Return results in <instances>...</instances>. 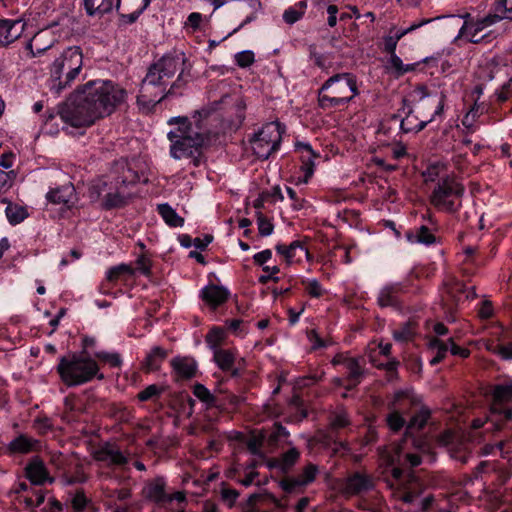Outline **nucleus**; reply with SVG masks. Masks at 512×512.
Listing matches in <instances>:
<instances>
[{
    "label": "nucleus",
    "mask_w": 512,
    "mask_h": 512,
    "mask_svg": "<svg viewBox=\"0 0 512 512\" xmlns=\"http://www.w3.org/2000/svg\"><path fill=\"white\" fill-rule=\"evenodd\" d=\"M128 93L112 80H91L79 86L61 105L58 115L63 123L74 128L92 126L110 116L125 103Z\"/></svg>",
    "instance_id": "f257e3e1"
},
{
    "label": "nucleus",
    "mask_w": 512,
    "mask_h": 512,
    "mask_svg": "<svg viewBox=\"0 0 512 512\" xmlns=\"http://www.w3.org/2000/svg\"><path fill=\"white\" fill-rule=\"evenodd\" d=\"M185 56L183 53H168L152 64L143 79L137 96V103L142 106H155L166 98L171 89L166 92L169 81L178 71L183 70Z\"/></svg>",
    "instance_id": "f03ea898"
},
{
    "label": "nucleus",
    "mask_w": 512,
    "mask_h": 512,
    "mask_svg": "<svg viewBox=\"0 0 512 512\" xmlns=\"http://www.w3.org/2000/svg\"><path fill=\"white\" fill-rule=\"evenodd\" d=\"M49 65L48 88L55 95H60L70 88L79 77L83 67V54L79 46H70L58 51Z\"/></svg>",
    "instance_id": "7ed1b4c3"
},
{
    "label": "nucleus",
    "mask_w": 512,
    "mask_h": 512,
    "mask_svg": "<svg viewBox=\"0 0 512 512\" xmlns=\"http://www.w3.org/2000/svg\"><path fill=\"white\" fill-rule=\"evenodd\" d=\"M168 124L177 126L167 134L170 141V156L173 159L193 157L205 145L206 135L196 131L188 117H172L168 120Z\"/></svg>",
    "instance_id": "20e7f679"
},
{
    "label": "nucleus",
    "mask_w": 512,
    "mask_h": 512,
    "mask_svg": "<svg viewBox=\"0 0 512 512\" xmlns=\"http://www.w3.org/2000/svg\"><path fill=\"white\" fill-rule=\"evenodd\" d=\"M56 370L61 381L68 387L86 384L94 378L104 379L97 361L84 353H72L61 357Z\"/></svg>",
    "instance_id": "39448f33"
},
{
    "label": "nucleus",
    "mask_w": 512,
    "mask_h": 512,
    "mask_svg": "<svg viewBox=\"0 0 512 512\" xmlns=\"http://www.w3.org/2000/svg\"><path fill=\"white\" fill-rule=\"evenodd\" d=\"M135 178L131 169L123 168L121 175L109 180H99L92 186V191L102 196L103 208H120L131 198L130 186L135 183Z\"/></svg>",
    "instance_id": "423d86ee"
},
{
    "label": "nucleus",
    "mask_w": 512,
    "mask_h": 512,
    "mask_svg": "<svg viewBox=\"0 0 512 512\" xmlns=\"http://www.w3.org/2000/svg\"><path fill=\"white\" fill-rule=\"evenodd\" d=\"M464 186L455 177H445L438 182L431 195V203L439 210L456 212L462 205Z\"/></svg>",
    "instance_id": "0eeeda50"
},
{
    "label": "nucleus",
    "mask_w": 512,
    "mask_h": 512,
    "mask_svg": "<svg viewBox=\"0 0 512 512\" xmlns=\"http://www.w3.org/2000/svg\"><path fill=\"white\" fill-rule=\"evenodd\" d=\"M283 133L284 128L279 122L266 123L250 139L253 153L259 159H268L279 150Z\"/></svg>",
    "instance_id": "6e6552de"
},
{
    "label": "nucleus",
    "mask_w": 512,
    "mask_h": 512,
    "mask_svg": "<svg viewBox=\"0 0 512 512\" xmlns=\"http://www.w3.org/2000/svg\"><path fill=\"white\" fill-rule=\"evenodd\" d=\"M142 496L147 501L154 503L158 508H168L172 501L184 502L186 495L182 491L170 492L167 480L163 476H157L148 480L143 489Z\"/></svg>",
    "instance_id": "1a4fd4ad"
},
{
    "label": "nucleus",
    "mask_w": 512,
    "mask_h": 512,
    "mask_svg": "<svg viewBox=\"0 0 512 512\" xmlns=\"http://www.w3.org/2000/svg\"><path fill=\"white\" fill-rule=\"evenodd\" d=\"M501 19L502 17L497 14H489L476 21H465L459 28V31L454 37L453 42H456L464 37L470 43H481L489 37V34L479 36V33H481L485 28L497 23Z\"/></svg>",
    "instance_id": "9d476101"
},
{
    "label": "nucleus",
    "mask_w": 512,
    "mask_h": 512,
    "mask_svg": "<svg viewBox=\"0 0 512 512\" xmlns=\"http://www.w3.org/2000/svg\"><path fill=\"white\" fill-rule=\"evenodd\" d=\"M340 80H345L346 87H348L349 90L352 91V79L350 78V75L348 73L337 74V75L330 77L322 85V87L319 91L318 101H319V105L322 108L336 107V106L342 105L344 103H347L352 99V96H350V97L338 96L340 91H333L331 94L324 93V91L330 89L335 83L339 82Z\"/></svg>",
    "instance_id": "9b49d317"
},
{
    "label": "nucleus",
    "mask_w": 512,
    "mask_h": 512,
    "mask_svg": "<svg viewBox=\"0 0 512 512\" xmlns=\"http://www.w3.org/2000/svg\"><path fill=\"white\" fill-rule=\"evenodd\" d=\"M413 94L417 101V114L422 119L429 118V116L431 115V113H429V110H431L432 108L434 109L433 112L437 110V105L442 99L443 110L445 109L447 96L444 92H440V94H432L428 91L427 87L418 86L414 89Z\"/></svg>",
    "instance_id": "f8f14e48"
},
{
    "label": "nucleus",
    "mask_w": 512,
    "mask_h": 512,
    "mask_svg": "<svg viewBox=\"0 0 512 512\" xmlns=\"http://www.w3.org/2000/svg\"><path fill=\"white\" fill-rule=\"evenodd\" d=\"M317 473L318 467L314 464H308L304 467L301 474L286 477L280 481L279 485L287 494H300L307 485L315 480Z\"/></svg>",
    "instance_id": "ddd939ff"
},
{
    "label": "nucleus",
    "mask_w": 512,
    "mask_h": 512,
    "mask_svg": "<svg viewBox=\"0 0 512 512\" xmlns=\"http://www.w3.org/2000/svg\"><path fill=\"white\" fill-rule=\"evenodd\" d=\"M443 99L440 100L437 105V110L431 113L429 118L422 119L418 114H414L412 110H409L407 115L400 121V130L403 133L419 132L423 130L429 123L435 121H443Z\"/></svg>",
    "instance_id": "4468645a"
},
{
    "label": "nucleus",
    "mask_w": 512,
    "mask_h": 512,
    "mask_svg": "<svg viewBox=\"0 0 512 512\" xmlns=\"http://www.w3.org/2000/svg\"><path fill=\"white\" fill-rule=\"evenodd\" d=\"M24 471L25 477L33 485L41 486L46 483L53 484L55 482V478L50 476L46 464L39 456L32 457Z\"/></svg>",
    "instance_id": "2eb2a0df"
},
{
    "label": "nucleus",
    "mask_w": 512,
    "mask_h": 512,
    "mask_svg": "<svg viewBox=\"0 0 512 512\" xmlns=\"http://www.w3.org/2000/svg\"><path fill=\"white\" fill-rule=\"evenodd\" d=\"M41 450L42 442L39 439L23 433L12 439L6 446V452L9 455L29 454Z\"/></svg>",
    "instance_id": "dca6fc26"
},
{
    "label": "nucleus",
    "mask_w": 512,
    "mask_h": 512,
    "mask_svg": "<svg viewBox=\"0 0 512 512\" xmlns=\"http://www.w3.org/2000/svg\"><path fill=\"white\" fill-rule=\"evenodd\" d=\"M199 297L212 310L223 305L230 297V291L220 285L208 284L200 290Z\"/></svg>",
    "instance_id": "f3484780"
},
{
    "label": "nucleus",
    "mask_w": 512,
    "mask_h": 512,
    "mask_svg": "<svg viewBox=\"0 0 512 512\" xmlns=\"http://www.w3.org/2000/svg\"><path fill=\"white\" fill-rule=\"evenodd\" d=\"M384 51L390 55L389 67L398 75H403L407 72L415 70L417 63L403 64L401 58L396 55V47L398 40L389 32V35L384 39Z\"/></svg>",
    "instance_id": "a211bd4d"
},
{
    "label": "nucleus",
    "mask_w": 512,
    "mask_h": 512,
    "mask_svg": "<svg viewBox=\"0 0 512 512\" xmlns=\"http://www.w3.org/2000/svg\"><path fill=\"white\" fill-rule=\"evenodd\" d=\"M463 285L452 280L445 284L441 292V305L445 313L452 314L463 296Z\"/></svg>",
    "instance_id": "6ab92c4d"
},
{
    "label": "nucleus",
    "mask_w": 512,
    "mask_h": 512,
    "mask_svg": "<svg viewBox=\"0 0 512 512\" xmlns=\"http://www.w3.org/2000/svg\"><path fill=\"white\" fill-rule=\"evenodd\" d=\"M20 20L0 19V46L7 47L16 41L24 31Z\"/></svg>",
    "instance_id": "aec40b11"
},
{
    "label": "nucleus",
    "mask_w": 512,
    "mask_h": 512,
    "mask_svg": "<svg viewBox=\"0 0 512 512\" xmlns=\"http://www.w3.org/2000/svg\"><path fill=\"white\" fill-rule=\"evenodd\" d=\"M94 459L114 466H122L128 462V458L118 448L109 443L102 445L94 452Z\"/></svg>",
    "instance_id": "412c9836"
},
{
    "label": "nucleus",
    "mask_w": 512,
    "mask_h": 512,
    "mask_svg": "<svg viewBox=\"0 0 512 512\" xmlns=\"http://www.w3.org/2000/svg\"><path fill=\"white\" fill-rule=\"evenodd\" d=\"M391 474L392 479L388 480V485L391 489L394 490L393 495L405 503H412L417 497V494L406 491L405 483L402 480V469L393 467Z\"/></svg>",
    "instance_id": "4be33fe9"
},
{
    "label": "nucleus",
    "mask_w": 512,
    "mask_h": 512,
    "mask_svg": "<svg viewBox=\"0 0 512 512\" xmlns=\"http://www.w3.org/2000/svg\"><path fill=\"white\" fill-rule=\"evenodd\" d=\"M275 249L288 263L300 262L309 255L307 248L299 240L293 241L289 245L277 244Z\"/></svg>",
    "instance_id": "5701e85b"
},
{
    "label": "nucleus",
    "mask_w": 512,
    "mask_h": 512,
    "mask_svg": "<svg viewBox=\"0 0 512 512\" xmlns=\"http://www.w3.org/2000/svg\"><path fill=\"white\" fill-rule=\"evenodd\" d=\"M296 148L301 152V170L304 173V182L307 183L314 173L315 159L319 155L314 152L311 145L307 142L297 143Z\"/></svg>",
    "instance_id": "b1692460"
},
{
    "label": "nucleus",
    "mask_w": 512,
    "mask_h": 512,
    "mask_svg": "<svg viewBox=\"0 0 512 512\" xmlns=\"http://www.w3.org/2000/svg\"><path fill=\"white\" fill-rule=\"evenodd\" d=\"M237 352L231 349L214 348L213 359L216 365L225 372H231L232 376H238V369L234 368Z\"/></svg>",
    "instance_id": "393cba45"
},
{
    "label": "nucleus",
    "mask_w": 512,
    "mask_h": 512,
    "mask_svg": "<svg viewBox=\"0 0 512 512\" xmlns=\"http://www.w3.org/2000/svg\"><path fill=\"white\" fill-rule=\"evenodd\" d=\"M46 198L53 204L68 205L72 203L75 198L74 186L69 183L61 187L51 189L47 194Z\"/></svg>",
    "instance_id": "a878e982"
},
{
    "label": "nucleus",
    "mask_w": 512,
    "mask_h": 512,
    "mask_svg": "<svg viewBox=\"0 0 512 512\" xmlns=\"http://www.w3.org/2000/svg\"><path fill=\"white\" fill-rule=\"evenodd\" d=\"M121 0H84V8L90 16L103 15L120 7Z\"/></svg>",
    "instance_id": "bb28decb"
},
{
    "label": "nucleus",
    "mask_w": 512,
    "mask_h": 512,
    "mask_svg": "<svg viewBox=\"0 0 512 512\" xmlns=\"http://www.w3.org/2000/svg\"><path fill=\"white\" fill-rule=\"evenodd\" d=\"M171 366L177 376L182 379L192 378L197 370V363L189 357H175L171 360Z\"/></svg>",
    "instance_id": "cd10ccee"
},
{
    "label": "nucleus",
    "mask_w": 512,
    "mask_h": 512,
    "mask_svg": "<svg viewBox=\"0 0 512 512\" xmlns=\"http://www.w3.org/2000/svg\"><path fill=\"white\" fill-rule=\"evenodd\" d=\"M43 37L44 34L38 33L27 43L26 49L30 52L31 57L40 56L45 52H49L51 56H54L59 51L54 45V41L44 45L42 43Z\"/></svg>",
    "instance_id": "c85d7f7f"
},
{
    "label": "nucleus",
    "mask_w": 512,
    "mask_h": 512,
    "mask_svg": "<svg viewBox=\"0 0 512 512\" xmlns=\"http://www.w3.org/2000/svg\"><path fill=\"white\" fill-rule=\"evenodd\" d=\"M3 202L7 203L5 214L11 225H18L29 216L26 207L7 202L6 200H3Z\"/></svg>",
    "instance_id": "c756f323"
},
{
    "label": "nucleus",
    "mask_w": 512,
    "mask_h": 512,
    "mask_svg": "<svg viewBox=\"0 0 512 512\" xmlns=\"http://www.w3.org/2000/svg\"><path fill=\"white\" fill-rule=\"evenodd\" d=\"M158 213L164 222L170 227H182L184 219L177 214V212L168 204H159L157 207Z\"/></svg>",
    "instance_id": "7c9ffc66"
},
{
    "label": "nucleus",
    "mask_w": 512,
    "mask_h": 512,
    "mask_svg": "<svg viewBox=\"0 0 512 512\" xmlns=\"http://www.w3.org/2000/svg\"><path fill=\"white\" fill-rule=\"evenodd\" d=\"M430 418V410L427 407H422L416 414H414L407 424V432L412 433L422 429Z\"/></svg>",
    "instance_id": "2f4dec72"
},
{
    "label": "nucleus",
    "mask_w": 512,
    "mask_h": 512,
    "mask_svg": "<svg viewBox=\"0 0 512 512\" xmlns=\"http://www.w3.org/2000/svg\"><path fill=\"white\" fill-rule=\"evenodd\" d=\"M400 291L398 285H389L384 287L378 296V303L382 307L393 306L397 303V294Z\"/></svg>",
    "instance_id": "473e14b6"
},
{
    "label": "nucleus",
    "mask_w": 512,
    "mask_h": 512,
    "mask_svg": "<svg viewBox=\"0 0 512 512\" xmlns=\"http://www.w3.org/2000/svg\"><path fill=\"white\" fill-rule=\"evenodd\" d=\"M307 8V4L305 1H299L295 5L287 8L283 13V20L289 24L292 25L299 21Z\"/></svg>",
    "instance_id": "72a5a7b5"
},
{
    "label": "nucleus",
    "mask_w": 512,
    "mask_h": 512,
    "mask_svg": "<svg viewBox=\"0 0 512 512\" xmlns=\"http://www.w3.org/2000/svg\"><path fill=\"white\" fill-rule=\"evenodd\" d=\"M407 238L411 243L432 244L435 242V237L426 226H421L415 231L409 232Z\"/></svg>",
    "instance_id": "f704fd0d"
},
{
    "label": "nucleus",
    "mask_w": 512,
    "mask_h": 512,
    "mask_svg": "<svg viewBox=\"0 0 512 512\" xmlns=\"http://www.w3.org/2000/svg\"><path fill=\"white\" fill-rule=\"evenodd\" d=\"M429 349L435 353V355L430 359V364L436 365L445 358L448 345L438 338H432L429 341Z\"/></svg>",
    "instance_id": "c9c22d12"
},
{
    "label": "nucleus",
    "mask_w": 512,
    "mask_h": 512,
    "mask_svg": "<svg viewBox=\"0 0 512 512\" xmlns=\"http://www.w3.org/2000/svg\"><path fill=\"white\" fill-rule=\"evenodd\" d=\"M134 270L128 264H119L106 271V281L116 283L123 275H133Z\"/></svg>",
    "instance_id": "e433bc0d"
},
{
    "label": "nucleus",
    "mask_w": 512,
    "mask_h": 512,
    "mask_svg": "<svg viewBox=\"0 0 512 512\" xmlns=\"http://www.w3.org/2000/svg\"><path fill=\"white\" fill-rule=\"evenodd\" d=\"M299 457V451L295 447H292L279 457L277 466L282 471H288L297 462Z\"/></svg>",
    "instance_id": "4c0bfd02"
},
{
    "label": "nucleus",
    "mask_w": 512,
    "mask_h": 512,
    "mask_svg": "<svg viewBox=\"0 0 512 512\" xmlns=\"http://www.w3.org/2000/svg\"><path fill=\"white\" fill-rule=\"evenodd\" d=\"M492 396L499 403L510 401L512 399V379L505 384L496 385L492 390Z\"/></svg>",
    "instance_id": "58836bf2"
},
{
    "label": "nucleus",
    "mask_w": 512,
    "mask_h": 512,
    "mask_svg": "<svg viewBox=\"0 0 512 512\" xmlns=\"http://www.w3.org/2000/svg\"><path fill=\"white\" fill-rule=\"evenodd\" d=\"M499 71H504L505 73H511L512 74V65H509V64H503L501 67H499L498 69ZM512 82V75L509 77L508 81L505 82L501 89L499 91L496 92V96H497V99L500 101V102H505L507 101L512 92L510 90V84Z\"/></svg>",
    "instance_id": "ea45409f"
},
{
    "label": "nucleus",
    "mask_w": 512,
    "mask_h": 512,
    "mask_svg": "<svg viewBox=\"0 0 512 512\" xmlns=\"http://www.w3.org/2000/svg\"><path fill=\"white\" fill-rule=\"evenodd\" d=\"M226 334L223 328L213 327L206 335V342L210 349L214 351V348H220L219 345L225 339Z\"/></svg>",
    "instance_id": "a19ab883"
},
{
    "label": "nucleus",
    "mask_w": 512,
    "mask_h": 512,
    "mask_svg": "<svg viewBox=\"0 0 512 512\" xmlns=\"http://www.w3.org/2000/svg\"><path fill=\"white\" fill-rule=\"evenodd\" d=\"M89 505H91V500L86 497L82 489L76 491L71 498L73 512H83Z\"/></svg>",
    "instance_id": "79ce46f5"
},
{
    "label": "nucleus",
    "mask_w": 512,
    "mask_h": 512,
    "mask_svg": "<svg viewBox=\"0 0 512 512\" xmlns=\"http://www.w3.org/2000/svg\"><path fill=\"white\" fill-rule=\"evenodd\" d=\"M302 284L307 294L313 298H319L323 296L325 293V289L322 287L320 282L315 278L304 279L302 280Z\"/></svg>",
    "instance_id": "37998d69"
},
{
    "label": "nucleus",
    "mask_w": 512,
    "mask_h": 512,
    "mask_svg": "<svg viewBox=\"0 0 512 512\" xmlns=\"http://www.w3.org/2000/svg\"><path fill=\"white\" fill-rule=\"evenodd\" d=\"M166 351L161 347H154L146 357V365L150 370L158 368L160 362L165 359Z\"/></svg>",
    "instance_id": "c03bdc74"
},
{
    "label": "nucleus",
    "mask_w": 512,
    "mask_h": 512,
    "mask_svg": "<svg viewBox=\"0 0 512 512\" xmlns=\"http://www.w3.org/2000/svg\"><path fill=\"white\" fill-rule=\"evenodd\" d=\"M381 459L387 466H393L401 462V448L400 446H391L381 453Z\"/></svg>",
    "instance_id": "a18cd8bd"
},
{
    "label": "nucleus",
    "mask_w": 512,
    "mask_h": 512,
    "mask_svg": "<svg viewBox=\"0 0 512 512\" xmlns=\"http://www.w3.org/2000/svg\"><path fill=\"white\" fill-rule=\"evenodd\" d=\"M94 356L114 368L122 365V358L117 352L98 351L94 353Z\"/></svg>",
    "instance_id": "49530a36"
},
{
    "label": "nucleus",
    "mask_w": 512,
    "mask_h": 512,
    "mask_svg": "<svg viewBox=\"0 0 512 512\" xmlns=\"http://www.w3.org/2000/svg\"><path fill=\"white\" fill-rule=\"evenodd\" d=\"M349 424V415L347 411L339 410L330 416L329 425L331 429L338 430Z\"/></svg>",
    "instance_id": "de8ad7c7"
},
{
    "label": "nucleus",
    "mask_w": 512,
    "mask_h": 512,
    "mask_svg": "<svg viewBox=\"0 0 512 512\" xmlns=\"http://www.w3.org/2000/svg\"><path fill=\"white\" fill-rule=\"evenodd\" d=\"M433 20L434 19H424L419 22H415V23L411 24L409 27L404 28V29H398L396 27H392L390 29V33L396 38V40L399 41L402 37H404L408 33L415 31L416 29L430 23Z\"/></svg>",
    "instance_id": "09e8293b"
},
{
    "label": "nucleus",
    "mask_w": 512,
    "mask_h": 512,
    "mask_svg": "<svg viewBox=\"0 0 512 512\" xmlns=\"http://www.w3.org/2000/svg\"><path fill=\"white\" fill-rule=\"evenodd\" d=\"M373 486L371 478L366 475L354 472V494L367 491Z\"/></svg>",
    "instance_id": "8fccbe9b"
},
{
    "label": "nucleus",
    "mask_w": 512,
    "mask_h": 512,
    "mask_svg": "<svg viewBox=\"0 0 512 512\" xmlns=\"http://www.w3.org/2000/svg\"><path fill=\"white\" fill-rule=\"evenodd\" d=\"M163 392V389L156 384L147 386L144 390L140 391L137 395L139 401L145 402L156 397H159Z\"/></svg>",
    "instance_id": "3c124183"
},
{
    "label": "nucleus",
    "mask_w": 512,
    "mask_h": 512,
    "mask_svg": "<svg viewBox=\"0 0 512 512\" xmlns=\"http://www.w3.org/2000/svg\"><path fill=\"white\" fill-rule=\"evenodd\" d=\"M193 394L200 401L209 405L213 404L215 401L214 395L204 385L200 383L194 385Z\"/></svg>",
    "instance_id": "603ef678"
},
{
    "label": "nucleus",
    "mask_w": 512,
    "mask_h": 512,
    "mask_svg": "<svg viewBox=\"0 0 512 512\" xmlns=\"http://www.w3.org/2000/svg\"><path fill=\"white\" fill-rule=\"evenodd\" d=\"M255 61V55L251 50H244L235 55V62L241 68L251 66Z\"/></svg>",
    "instance_id": "864d4df0"
},
{
    "label": "nucleus",
    "mask_w": 512,
    "mask_h": 512,
    "mask_svg": "<svg viewBox=\"0 0 512 512\" xmlns=\"http://www.w3.org/2000/svg\"><path fill=\"white\" fill-rule=\"evenodd\" d=\"M257 225L258 232L261 236L267 237L273 233L274 225L268 218H266L262 214H259L257 217Z\"/></svg>",
    "instance_id": "5fc2aeb1"
},
{
    "label": "nucleus",
    "mask_w": 512,
    "mask_h": 512,
    "mask_svg": "<svg viewBox=\"0 0 512 512\" xmlns=\"http://www.w3.org/2000/svg\"><path fill=\"white\" fill-rule=\"evenodd\" d=\"M494 354H498L504 360H512V343L507 345H490L487 347Z\"/></svg>",
    "instance_id": "6e6d98bb"
},
{
    "label": "nucleus",
    "mask_w": 512,
    "mask_h": 512,
    "mask_svg": "<svg viewBox=\"0 0 512 512\" xmlns=\"http://www.w3.org/2000/svg\"><path fill=\"white\" fill-rule=\"evenodd\" d=\"M332 363L335 366L342 365L346 370L348 378L352 376V359L348 356V354H337L333 358Z\"/></svg>",
    "instance_id": "4d7b16f0"
},
{
    "label": "nucleus",
    "mask_w": 512,
    "mask_h": 512,
    "mask_svg": "<svg viewBox=\"0 0 512 512\" xmlns=\"http://www.w3.org/2000/svg\"><path fill=\"white\" fill-rule=\"evenodd\" d=\"M151 266V259L145 254L140 255L136 260V270L145 276L150 275Z\"/></svg>",
    "instance_id": "13d9d810"
},
{
    "label": "nucleus",
    "mask_w": 512,
    "mask_h": 512,
    "mask_svg": "<svg viewBox=\"0 0 512 512\" xmlns=\"http://www.w3.org/2000/svg\"><path fill=\"white\" fill-rule=\"evenodd\" d=\"M45 500V495L42 490H35L34 495L24 497L23 502L27 508L39 507Z\"/></svg>",
    "instance_id": "bf43d9fd"
},
{
    "label": "nucleus",
    "mask_w": 512,
    "mask_h": 512,
    "mask_svg": "<svg viewBox=\"0 0 512 512\" xmlns=\"http://www.w3.org/2000/svg\"><path fill=\"white\" fill-rule=\"evenodd\" d=\"M263 271L266 274L261 275L259 277V279H258L261 284H266L270 280H272L274 282H278L279 281V277L275 276V274L279 273V271H280L278 266H273V267L263 266Z\"/></svg>",
    "instance_id": "052dcab7"
},
{
    "label": "nucleus",
    "mask_w": 512,
    "mask_h": 512,
    "mask_svg": "<svg viewBox=\"0 0 512 512\" xmlns=\"http://www.w3.org/2000/svg\"><path fill=\"white\" fill-rule=\"evenodd\" d=\"M243 323L244 322L241 319H231L225 322L228 330L237 336H243L247 333V330L244 328Z\"/></svg>",
    "instance_id": "680f3d73"
},
{
    "label": "nucleus",
    "mask_w": 512,
    "mask_h": 512,
    "mask_svg": "<svg viewBox=\"0 0 512 512\" xmlns=\"http://www.w3.org/2000/svg\"><path fill=\"white\" fill-rule=\"evenodd\" d=\"M387 423L392 430L398 431L404 426L405 420L397 411H394L388 415Z\"/></svg>",
    "instance_id": "e2e57ef3"
},
{
    "label": "nucleus",
    "mask_w": 512,
    "mask_h": 512,
    "mask_svg": "<svg viewBox=\"0 0 512 512\" xmlns=\"http://www.w3.org/2000/svg\"><path fill=\"white\" fill-rule=\"evenodd\" d=\"M221 497L223 501L228 504L229 507H232L235 504L237 498L239 497V492L235 489L224 488L221 491Z\"/></svg>",
    "instance_id": "0e129e2a"
},
{
    "label": "nucleus",
    "mask_w": 512,
    "mask_h": 512,
    "mask_svg": "<svg viewBox=\"0 0 512 512\" xmlns=\"http://www.w3.org/2000/svg\"><path fill=\"white\" fill-rule=\"evenodd\" d=\"M261 447L262 440L257 437H252L247 441V449L253 455L263 457Z\"/></svg>",
    "instance_id": "69168bd1"
},
{
    "label": "nucleus",
    "mask_w": 512,
    "mask_h": 512,
    "mask_svg": "<svg viewBox=\"0 0 512 512\" xmlns=\"http://www.w3.org/2000/svg\"><path fill=\"white\" fill-rule=\"evenodd\" d=\"M67 459L61 452H52L50 454V463L55 466L57 470H64Z\"/></svg>",
    "instance_id": "338daca9"
},
{
    "label": "nucleus",
    "mask_w": 512,
    "mask_h": 512,
    "mask_svg": "<svg viewBox=\"0 0 512 512\" xmlns=\"http://www.w3.org/2000/svg\"><path fill=\"white\" fill-rule=\"evenodd\" d=\"M201 22L202 14L198 12H192L191 14H189L185 22V27L191 28L192 31H196L199 29Z\"/></svg>",
    "instance_id": "774afa93"
}]
</instances>
